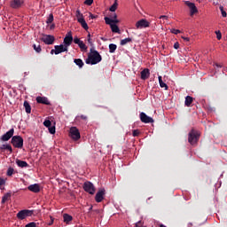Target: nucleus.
<instances>
[{"label": "nucleus", "mask_w": 227, "mask_h": 227, "mask_svg": "<svg viewBox=\"0 0 227 227\" xmlns=\"http://www.w3.org/2000/svg\"><path fill=\"white\" fill-rule=\"evenodd\" d=\"M102 61V56L97 51V50L90 49V54L88 55V58L85 60L87 65H98Z\"/></svg>", "instance_id": "obj_1"}, {"label": "nucleus", "mask_w": 227, "mask_h": 227, "mask_svg": "<svg viewBox=\"0 0 227 227\" xmlns=\"http://www.w3.org/2000/svg\"><path fill=\"white\" fill-rule=\"evenodd\" d=\"M200 132L192 129L188 134V142L190 145H196L200 141Z\"/></svg>", "instance_id": "obj_2"}, {"label": "nucleus", "mask_w": 227, "mask_h": 227, "mask_svg": "<svg viewBox=\"0 0 227 227\" xmlns=\"http://www.w3.org/2000/svg\"><path fill=\"white\" fill-rule=\"evenodd\" d=\"M11 144L14 148H23L24 146V138L20 136H14L12 137Z\"/></svg>", "instance_id": "obj_3"}, {"label": "nucleus", "mask_w": 227, "mask_h": 227, "mask_svg": "<svg viewBox=\"0 0 227 227\" xmlns=\"http://www.w3.org/2000/svg\"><path fill=\"white\" fill-rule=\"evenodd\" d=\"M33 214H35V210L23 209V210H20V212H18L17 217L20 221H24V219H26V217H31V215H33Z\"/></svg>", "instance_id": "obj_4"}, {"label": "nucleus", "mask_w": 227, "mask_h": 227, "mask_svg": "<svg viewBox=\"0 0 227 227\" xmlns=\"http://www.w3.org/2000/svg\"><path fill=\"white\" fill-rule=\"evenodd\" d=\"M61 52H68V48L64 44L55 45L54 50L51 51V54H55L56 56L61 54Z\"/></svg>", "instance_id": "obj_5"}, {"label": "nucleus", "mask_w": 227, "mask_h": 227, "mask_svg": "<svg viewBox=\"0 0 227 227\" xmlns=\"http://www.w3.org/2000/svg\"><path fill=\"white\" fill-rule=\"evenodd\" d=\"M83 191H85V192H88L89 194H95V185L92 184L91 182L87 181L83 184Z\"/></svg>", "instance_id": "obj_6"}, {"label": "nucleus", "mask_w": 227, "mask_h": 227, "mask_svg": "<svg viewBox=\"0 0 227 227\" xmlns=\"http://www.w3.org/2000/svg\"><path fill=\"white\" fill-rule=\"evenodd\" d=\"M69 134L74 141H79V139H81V133L76 127H72L70 129Z\"/></svg>", "instance_id": "obj_7"}, {"label": "nucleus", "mask_w": 227, "mask_h": 227, "mask_svg": "<svg viewBox=\"0 0 227 227\" xmlns=\"http://www.w3.org/2000/svg\"><path fill=\"white\" fill-rule=\"evenodd\" d=\"M41 40L46 45H52V43H54V41L56 40V38L54 37V35H44L43 37H42Z\"/></svg>", "instance_id": "obj_8"}, {"label": "nucleus", "mask_w": 227, "mask_h": 227, "mask_svg": "<svg viewBox=\"0 0 227 227\" xmlns=\"http://www.w3.org/2000/svg\"><path fill=\"white\" fill-rule=\"evenodd\" d=\"M136 27H137V29H143L145 27H150V22H148V20H146L145 19H142L136 23Z\"/></svg>", "instance_id": "obj_9"}, {"label": "nucleus", "mask_w": 227, "mask_h": 227, "mask_svg": "<svg viewBox=\"0 0 227 227\" xmlns=\"http://www.w3.org/2000/svg\"><path fill=\"white\" fill-rule=\"evenodd\" d=\"M140 121L142 123H153V118L146 115L145 112L140 113Z\"/></svg>", "instance_id": "obj_10"}, {"label": "nucleus", "mask_w": 227, "mask_h": 227, "mask_svg": "<svg viewBox=\"0 0 227 227\" xmlns=\"http://www.w3.org/2000/svg\"><path fill=\"white\" fill-rule=\"evenodd\" d=\"M104 196H106V190L105 189L98 190V192L95 196V200L97 203H102V201L104 200Z\"/></svg>", "instance_id": "obj_11"}, {"label": "nucleus", "mask_w": 227, "mask_h": 227, "mask_svg": "<svg viewBox=\"0 0 227 227\" xmlns=\"http://www.w3.org/2000/svg\"><path fill=\"white\" fill-rule=\"evenodd\" d=\"M185 4H186V6H188V8H190L191 17H192V15H194V13H198V8L196 7V4H194V3L186 1Z\"/></svg>", "instance_id": "obj_12"}, {"label": "nucleus", "mask_w": 227, "mask_h": 227, "mask_svg": "<svg viewBox=\"0 0 227 227\" xmlns=\"http://www.w3.org/2000/svg\"><path fill=\"white\" fill-rule=\"evenodd\" d=\"M73 42H74V36H72L71 33H68L64 38V46L68 49V47L72 45Z\"/></svg>", "instance_id": "obj_13"}, {"label": "nucleus", "mask_w": 227, "mask_h": 227, "mask_svg": "<svg viewBox=\"0 0 227 227\" xmlns=\"http://www.w3.org/2000/svg\"><path fill=\"white\" fill-rule=\"evenodd\" d=\"M15 133V129H11L9 131H7L5 134H4L1 137L2 141H10L12 137H13V134Z\"/></svg>", "instance_id": "obj_14"}, {"label": "nucleus", "mask_w": 227, "mask_h": 227, "mask_svg": "<svg viewBox=\"0 0 227 227\" xmlns=\"http://www.w3.org/2000/svg\"><path fill=\"white\" fill-rule=\"evenodd\" d=\"M22 4H24V0H12L11 2V7L14 9L20 8Z\"/></svg>", "instance_id": "obj_15"}, {"label": "nucleus", "mask_w": 227, "mask_h": 227, "mask_svg": "<svg viewBox=\"0 0 227 227\" xmlns=\"http://www.w3.org/2000/svg\"><path fill=\"white\" fill-rule=\"evenodd\" d=\"M36 102L37 104H44V106H51V102L49 101V98L45 97H37Z\"/></svg>", "instance_id": "obj_16"}, {"label": "nucleus", "mask_w": 227, "mask_h": 227, "mask_svg": "<svg viewBox=\"0 0 227 227\" xmlns=\"http://www.w3.org/2000/svg\"><path fill=\"white\" fill-rule=\"evenodd\" d=\"M28 191H30L31 192H35L38 193L40 192V184H30L27 187Z\"/></svg>", "instance_id": "obj_17"}, {"label": "nucleus", "mask_w": 227, "mask_h": 227, "mask_svg": "<svg viewBox=\"0 0 227 227\" xmlns=\"http://www.w3.org/2000/svg\"><path fill=\"white\" fill-rule=\"evenodd\" d=\"M141 79L143 81H146V79H148V77H150V69L145 68L143 71H141Z\"/></svg>", "instance_id": "obj_18"}, {"label": "nucleus", "mask_w": 227, "mask_h": 227, "mask_svg": "<svg viewBox=\"0 0 227 227\" xmlns=\"http://www.w3.org/2000/svg\"><path fill=\"white\" fill-rule=\"evenodd\" d=\"M105 22L107 25H111V24H115L116 25V24L120 23V20L118 19L111 20V18H109V17H105Z\"/></svg>", "instance_id": "obj_19"}, {"label": "nucleus", "mask_w": 227, "mask_h": 227, "mask_svg": "<svg viewBox=\"0 0 227 227\" xmlns=\"http://www.w3.org/2000/svg\"><path fill=\"white\" fill-rule=\"evenodd\" d=\"M16 164L19 168H29V164H27L25 160H20L19 159L16 160Z\"/></svg>", "instance_id": "obj_20"}, {"label": "nucleus", "mask_w": 227, "mask_h": 227, "mask_svg": "<svg viewBox=\"0 0 227 227\" xmlns=\"http://www.w3.org/2000/svg\"><path fill=\"white\" fill-rule=\"evenodd\" d=\"M78 22L79 24H81L82 27H83V29H85L87 31V29H89L88 27V23H86V20H84V18H78Z\"/></svg>", "instance_id": "obj_21"}, {"label": "nucleus", "mask_w": 227, "mask_h": 227, "mask_svg": "<svg viewBox=\"0 0 227 227\" xmlns=\"http://www.w3.org/2000/svg\"><path fill=\"white\" fill-rule=\"evenodd\" d=\"M23 106L25 107L27 114H31V105H29V102L25 100Z\"/></svg>", "instance_id": "obj_22"}, {"label": "nucleus", "mask_w": 227, "mask_h": 227, "mask_svg": "<svg viewBox=\"0 0 227 227\" xmlns=\"http://www.w3.org/2000/svg\"><path fill=\"white\" fill-rule=\"evenodd\" d=\"M193 100L192 97L187 96L185 98L184 106H186V107H191V104H192Z\"/></svg>", "instance_id": "obj_23"}, {"label": "nucleus", "mask_w": 227, "mask_h": 227, "mask_svg": "<svg viewBox=\"0 0 227 227\" xmlns=\"http://www.w3.org/2000/svg\"><path fill=\"white\" fill-rule=\"evenodd\" d=\"M64 223L68 224L71 221H73L74 217L68 214H64L63 215Z\"/></svg>", "instance_id": "obj_24"}, {"label": "nucleus", "mask_w": 227, "mask_h": 227, "mask_svg": "<svg viewBox=\"0 0 227 227\" xmlns=\"http://www.w3.org/2000/svg\"><path fill=\"white\" fill-rule=\"evenodd\" d=\"M158 80H159V83H160V88H164L166 90H168V84H166V82H164L162 81V76H159Z\"/></svg>", "instance_id": "obj_25"}, {"label": "nucleus", "mask_w": 227, "mask_h": 227, "mask_svg": "<svg viewBox=\"0 0 227 227\" xmlns=\"http://www.w3.org/2000/svg\"><path fill=\"white\" fill-rule=\"evenodd\" d=\"M74 63H75L79 68H82V67H84V62L81 59H74Z\"/></svg>", "instance_id": "obj_26"}, {"label": "nucleus", "mask_w": 227, "mask_h": 227, "mask_svg": "<svg viewBox=\"0 0 227 227\" xmlns=\"http://www.w3.org/2000/svg\"><path fill=\"white\" fill-rule=\"evenodd\" d=\"M110 26L113 33H119L120 34V27L116 24H111Z\"/></svg>", "instance_id": "obj_27"}, {"label": "nucleus", "mask_w": 227, "mask_h": 227, "mask_svg": "<svg viewBox=\"0 0 227 227\" xmlns=\"http://www.w3.org/2000/svg\"><path fill=\"white\" fill-rule=\"evenodd\" d=\"M78 46L81 49L82 52H86V51H88V46H86V44L82 41L78 44Z\"/></svg>", "instance_id": "obj_28"}, {"label": "nucleus", "mask_w": 227, "mask_h": 227, "mask_svg": "<svg viewBox=\"0 0 227 227\" xmlns=\"http://www.w3.org/2000/svg\"><path fill=\"white\" fill-rule=\"evenodd\" d=\"M116 49H118V46L116 44H114V43H110L109 44V52L111 54H114V52L116 51Z\"/></svg>", "instance_id": "obj_29"}, {"label": "nucleus", "mask_w": 227, "mask_h": 227, "mask_svg": "<svg viewBox=\"0 0 227 227\" xmlns=\"http://www.w3.org/2000/svg\"><path fill=\"white\" fill-rule=\"evenodd\" d=\"M9 198H12V193H10V192L5 193L2 198V204L4 205V203H6V201H8Z\"/></svg>", "instance_id": "obj_30"}, {"label": "nucleus", "mask_w": 227, "mask_h": 227, "mask_svg": "<svg viewBox=\"0 0 227 227\" xmlns=\"http://www.w3.org/2000/svg\"><path fill=\"white\" fill-rule=\"evenodd\" d=\"M118 9V0H115L113 5L109 8L111 12H116Z\"/></svg>", "instance_id": "obj_31"}, {"label": "nucleus", "mask_w": 227, "mask_h": 227, "mask_svg": "<svg viewBox=\"0 0 227 227\" xmlns=\"http://www.w3.org/2000/svg\"><path fill=\"white\" fill-rule=\"evenodd\" d=\"M132 42V38L128 37L125 39L121 40V45H127V43H130Z\"/></svg>", "instance_id": "obj_32"}, {"label": "nucleus", "mask_w": 227, "mask_h": 227, "mask_svg": "<svg viewBox=\"0 0 227 227\" xmlns=\"http://www.w3.org/2000/svg\"><path fill=\"white\" fill-rule=\"evenodd\" d=\"M33 49L38 54H40V52H42V46L40 44H37V45L36 44H33Z\"/></svg>", "instance_id": "obj_33"}, {"label": "nucleus", "mask_w": 227, "mask_h": 227, "mask_svg": "<svg viewBox=\"0 0 227 227\" xmlns=\"http://www.w3.org/2000/svg\"><path fill=\"white\" fill-rule=\"evenodd\" d=\"M54 22V15L51 13L46 20V24H52Z\"/></svg>", "instance_id": "obj_34"}, {"label": "nucleus", "mask_w": 227, "mask_h": 227, "mask_svg": "<svg viewBox=\"0 0 227 227\" xmlns=\"http://www.w3.org/2000/svg\"><path fill=\"white\" fill-rule=\"evenodd\" d=\"M15 173V169L12 167H10L8 169H7V176H12V175H14Z\"/></svg>", "instance_id": "obj_35"}, {"label": "nucleus", "mask_w": 227, "mask_h": 227, "mask_svg": "<svg viewBox=\"0 0 227 227\" xmlns=\"http://www.w3.org/2000/svg\"><path fill=\"white\" fill-rule=\"evenodd\" d=\"M219 10H220V12L222 13V16L223 18H226L227 17V13H226V11H224V7L223 5H220L219 6Z\"/></svg>", "instance_id": "obj_36"}, {"label": "nucleus", "mask_w": 227, "mask_h": 227, "mask_svg": "<svg viewBox=\"0 0 227 227\" xmlns=\"http://www.w3.org/2000/svg\"><path fill=\"white\" fill-rule=\"evenodd\" d=\"M76 17L77 20H79V19H84V16L82 15V13H81V11L79 10L76 11Z\"/></svg>", "instance_id": "obj_37"}, {"label": "nucleus", "mask_w": 227, "mask_h": 227, "mask_svg": "<svg viewBox=\"0 0 227 227\" xmlns=\"http://www.w3.org/2000/svg\"><path fill=\"white\" fill-rule=\"evenodd\" d=\"M43 125H44V127H47L49 129V127H51L52 125V122H51L50 120H45L43 121Z\"/></svg>", "instance_id": "obj_38"}, {"label": "nucleus", "mask_w": 227, "mask_h": 227, "mask_svg": "<svg viewBox=\"0 0 227 227\" xmlns=\"http://www.w3.org/2000/svg\"><path fill=\"white\" fill-rule=\"evenodd\" d=\"M48 129H49L50 134H56V127L55 126H53V127L50 126Z\"/></svg>", "instance_id": "obj_39"}, {"label": "nucleus", "mask_w": 227, "mask_h": 227, "mask_svg": "<svg viewBox=\"0 0 227 227\" xmlns=\"http://www.w3.org/2000/svg\"><path fill=\"white\" fill-rule=\"evenodd\" d=\"M73 41H74V43H75L76 45H79L80 44V43L82 42L81 41V39H79V37H74V39H73Z\"/></svg>", "instance_id": "obj_40"}, {"label": "nucleus", "mask_w": 227, "mask_h": 227, "mask_svg": "<svg viewBox=\"0 0 227 227\" xmlns=\"http://www.w3.org/2000/svg\"><path fill=\"white\" fill-rule=\"evenodd\" d=\"M140 132H139V129H134L133 130V137H137V136H139Z\"/></svg>", "instance_id": "obj_41"}, {"label": "nucleus", "mask_w": 227, "mask_h": 227, "mask_svg": "<svg viewBox=\"0 0 227 227\" xmlns=\"http://www.w3.org/2000/svg\"><path fill=\"white\" fill-rule=\"evenodd\" d=\"M215 35H216L217 40H221V38H223V35L221 34V31H216Z\"/></svg>", "instance_id": "obj_42"}, {"label": "nucleus", "mask_w": 227, "mask_h": 227, "mask_svg": "<svg viewBox=\"0 0 227 227\" xmlns=\"http://www.w3.org/2000/svg\"><path fill=\"white\" fill-rule=\"evenodd\" d=\"M25 227H36V223L31 222V223H27V225H25Z\"/></svg>", "instance_id": "obj_43"}, {"label": "nucleus", "mask_w": 227, "mask_h": 227, "mask_svg": "<svg viewBox=\"0 0 227 227\" xmlns=\"http://www.w3.org/2000/svg\"><path fill=\"white\" fill-rule=\"evenodd\" d=\"M84 4H87V6H91V4H93V0H85Z\"/></svg>", "instance_id": "obj_44"}, {"label": "nucleus", "mask_w": 227, "mask_h": 227, "mask_svg": "<svg viewBox=\"0 0 227 227\" xmlns=\"http://www.w3.org/2000/svg\"><path fill=\"white\" fill-rule=\"evenodd\" d=\"M51 221L48 223V226H52L54 224V217L50 216Z\"/></svg>", "instance_id": "obj_45"}, {"label": "nucleus", "mask_w": 227, "mask_h": 227, "mask_svg": "<svg viewBox=\"0 0 227 227\" xmlns=\"http://www.w3.org/2000/svg\"><path fill=\"white\" fill-rule=\"evenodd\" d=\"M170 31L171 33H173V35H178V33H180L179 29H175V28H172Z\"/></svg>", "instance_id": "obj_46"}, {"label": "nucleus", "mask_w": 227, "mask_h": 227, "mask_svg": "<svg viewBox=\"0 0 227 227\" xmlns=\"http://www.w3.org/2000/svg\"><path fill=\"white\" fill-rule=\"evenodd\" d=\"M136 227H145V226H143V222L139 221L136 223Z\"/></svg>", "instance_id": "obj_47"}, {"label": "nucleus", "mask_w": 227, "mask_h": 227, "mask_svg": "<svg viewBox=\"0 0 227 227\" xmlns=\"http://www.w3.org/2000/svg\"><path fill=\"white\" fill-rule=\"evenodd\" d=\"M159 19H163L164 20H168L169 19L167 15H161L159 17Z\"/></svg>", "instance_id": "obj_48"}, {"label": "nucleus", "mask_w": 227, "mask_h": 227, "mask_svg": "<svg viewBox=\"0 0 227 227\" xmlns=\"http://www.w3.org/2000/svg\"><path fill=\"white\" fill-rule=\"evenodd\" d=\"M174 49H180V43L178 42L175 43Z\"/></svg>", "instance_id": "obj_49"}, {"label": "nucleus", "mask_w": 227, "mask_h": 227, "mask_svg": "<svg viewBox=\"0 0 227 227\" xmlns=\"http://www.w3.org/2000/svg\"><path fill=\"white\" fill-rule=\"evenodd\" d=\"M7 146H8V145H2L0 146V150H7Z\"/></svg>", "instance_id": "obj_50"}, {"label": "nucleus", "mask_w": 227, "mask_h": 227, "mask_svg": "<svg viewBox=\"0 0 227 227\" xmlns=\"http://www.w3.org/2000/svg\"><path fill=\"white\" fill-rule=\"evenodd\" d=\"M7 150L10 151V153H13V149L12 148V145H7Z\"/></svg>", "instance_id": "obj_51"}, {"label": "nucleus", "mask_w": 227, "mask_h": 227, "mask_svg": "<svg viewBox=\"0 0 227 227\" xmlns=\"http://www.w3.org/2000/svg\"><path fill=\"white\" fill-rule=\"evenodd\" d=\"M87 42L88 43H90V45H93V41L91 40V38H88Z\"/></svg>", "instance_id": "obj_52"}, {"label": "nucleus", "mask_w": 227, "mask_h": 227, "mask_svg": "<svg viewBox=\"0 0 227 227\" xmlns=\"http://www.w3.org/2000/svg\"><path fill=\"white\" fill-rule=\"evenodd\" d=\"M5 182L4 179L0 178V185H4Z\"/></svg>", "instance_id": "obj_53"}, {"label": "nucleus", "mask_w": 227, "mask_h": 227, "mask_svg": "<svg viewBox=\"0 0 227 227\" xmlns=\"http://www.w3.org/2000/svg\"><path fill=\"white\" fill-rule=\"evenodd\" d=\"M80 118L82 120H88V116H86V115H81Z\"/></svg>", "instance_id": "obj_54"}, {"label": "nucleus", "mask_w": 227, "mask_h": 227, "mask_svg": "<svg viewBox=\"0 0 227 227\" xmlns=\"http://www.w3.org/2000/svg\"><path fill=\"white\" fill-rule=\"evenodd\" d=\"M118 19V15H116V13H114V15L112 16V20H116Z\"/></svg>", "instance_id": "obj_55"}, {"label": "nucleus", "mask_w": 227, "mask_h": 227, "mask_svg": "<svg viewBox=\"0 0 227 227\" xmlns=\"http://www.w3.org/2000/svg\"><path fill=\"white\" fill-rule=\"evenodd\" d=\"M54 27H56V25H55V24H51V25L50 26V29H54Z\"/></svg>", "instance_id": "obj_56"}, {"label": "nucleus", "mask_w": 227, "mask_h": 227, "mask_svg": "<svg viewBox=\"0 0 227 227\" xmlns=\"http://www.w3.org/2000/svg\"><path fill=\"white\" fill-rule=\"evenodd\" d=\"M183 38V40H184V42H189V37H182Z\"/></svg>", "instance_id": "obj_57"}, {"label": "nucleus", "mask_w": 227, "mask_h": 227, "mask_svg": "<svg viewBox=\"0 0 227 227\" xmlns=\"http://www.w3.org/2000/svg\"><path fill=\"white\" fill-rule=\"evenodd\" d=\"M90 19H96L97 17H95V15H93V14H90Z\"/></svg>", "instance_id": "obj_58"}, {"label": "nucleus", "mask_w": 227, "mask_h": 227, "mask_svg": "<svg viewBox=\"0 0 227 227\" xmlns=\"http://www.w3.org/2000/svg\"><path fill=\"white\" fill-rule=\"evenodd\" d=\"M93 210V206H91L90 208H89V212H91Z\"/></svg>", "instance_id": "obj_59"}, {"label": "nucleus", "mask_w": 227, "mask_h": 227, "mask_svg": "<svg viewBox=\"0 0 227 227\" xmlns=\"http://www.w3.org/2000/svg\"><path fill=\"white\" fill-rule=\"evenodd\" d=\"M216 67H217L218 68H221L222 66L219 65V64H217Z\"/></svg>", "instance_id": "obj_60"}, {"label": "nucleus", "mask_w": 227, "mask_h": 227, "mask_svg": "<svg viewBox=\"0 0 227 227\" xmlns=\"http://www.w3.org/2000/svg\"><path fill=\"white\" fill-rule=\"evenodd\" d=\"M88 38H91V34H89V35H88Z\"/></svg>", "instance_id": "obj_61"}, {"label": "nucleus", "mask_w": 227, "mask_h": 227, "mask_svg": "<svg viewBox=\"0 0 227 227\" xmlns=\"http://www.w3.org/2000/svg\"><path fill=\"white\" fill-rule=\"evenodd\" d=\"M160 227H166L164 224H160Z\"/></svg>", "instance_id": "obj_62"}]
</instances>
